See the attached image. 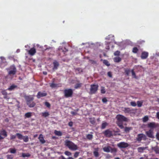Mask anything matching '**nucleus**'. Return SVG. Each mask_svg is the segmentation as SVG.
I'll return each mask as SVG.
<instances>
[{
    "label": "nucleus",
    "instance_id": "f257e3e1",
    "mask_svg": "<svg viewBox=\"0 0 159 159\" xmlns=\"http://www.w3.org/2000/svg\"><path fill=\"white\" fill-rule=\"evenodd\" d=\"M65 144L71 150L75 151L78 149V147L77 145L70 140H66Z\"/></svg>",
    "mask_w": 159,
    "mask_h": 159
},
{
    "label": "nucleus",
    "instance_id": "f03ea898",
    "mask_svg": "<svg viewBox=\"0 0 159 159\" xmlns=\"http://www.w3.org/2000/svg\"><path fill=\"white\" fill-rule=\"evenodd\" d=\"M64 96L66 98L71 97L73 94V90L71 89H65L63 91Z\"/></svg>",
    "mask_w": 159,
    "mask_h": 159
},
{
    "label": "nucleus",
    "instance_id": "7ed1b4c3",
    "mask_svg": "<svg viewBox=\"0 0 159 159\" xmlns=\"http://www.w3.org/2000/svg\"><path fill=\"white\" fill-rule=\"evenodd\" d=\"M98 84H91L90 85V92L91 94L95 93L98 89Z\"/></svg>",
    "mask_w": 159,
    "mask_h": 159
},
{
    "label": "nucleus",
    "instance_id": "20e7f679",
    "mask_svg": "<svg viewBox=\"0 0 159 159\" xmlns=\"http://www.w3.org/2000/svg\"><path fill=\"white\" fill-rule=\"evenodd\" d=\"M146 139V137L145 134H139L137 135L136 140L139 142H140L142 139L145 140Z\"/></svg>",
    "mask_w": 159,
    "mask_h": 159
},
{
    "label": "nucleus",
    "instance_id": "39448f33",
    "mask_svg": "<svg viewBox=\"0 0 159 159\" xmlns=\"http://www.w3.org/2000/svg\"><path fill=\"white\" fill-rule=\"evenodd\" d=\"M103 134L106 137L109 138L111 137L113 135V132L110 129L106 130L103 132Z\"/></svg>",
    "mask_w": 159,
    "mask_h": 159
},
{
    "label": "nucleus",
    "instance_id": "423d86ee",
    "mask_svg": "<svg viewBox=\"0 0 159 159\" xmlns=\"http://www.w3.org/2000/svg\"><path fill=\"white\" fill-rule=\"evenodd\" d=\"M117 146L120 148H125L129 146V144L124 142H121L117 144Z\"/></svg>",
    "mask_w": 159,
    "mask_h": 159
},
{
    "label": "nucleus",
    "instance_id": "0eeeda50",
    "mask_svg": "<svg viewBox=\"0 0 159 159\" xmlns=\"http://www.w3.org/2000/svg\"><path fill=\"white\" fill-rule=\"evenodd\" d=\"M7 136V133L5 130H2L0 131V140L3 139Z\"/></svg>",
    "mask_w": 159,
    "mask_h": 159
},
{
    "label": "nucleus",
    "instance_id": "6e6552de",
    "mask_svg": "<svg viewBox=\"0 0 159 159\" xmlns=\"http://www.w3.org/2000/svg\"><path fill=\"white\" fill-rule=\"evenodd\" d=\"M117 120L120 121H127L128 119L124 116L121 115L117 116Z\"/></svg>",
    "mask_w": 159,
    "mask_h": 159
},
{
    "label": "nucleus",
    "instance_id": "1a4fd4ad",
    "mask_svg": "<svg viewBox=\"0 0 159 159\" xmlns=\"http://www.w3.org/2000/svg\"><path fill=\"white\" fill-rule=\"evenodd\" d=\"M10 69L11 70L8 72V74L13 75H15L16 71V67L14 66H11Z\"/></svg>",
    "mask_w": 159,
    "mask_h": 159
},
{
    "label": "nucleus",
    "instance_id": "9d476101",
    "mask_svg": "<svg viewBox=\"0 0 159 159\" xmlns=\"http://www.w3.org/2000/svg\"><path fill=\"white\" fill-rule=\"evenodd\" d=\"M47 93L45 91L43 92H39L36 96L38 98H40L46 96Z\"/></svg>",
    "mask_w": 159,
    "mask_h": 159
},
{
    "label": "nucleus",
    "instance_id": "9b49d317",
    "mask_svg": "<svg viewBox=\"0 0 159 159\" xmlns=\"http://www.w3.org/2000/svg\"><path fill=\"white\" fill-rule=\"evenodd\" d=\"M153 130L152 129H149L148 131L146 132V134L147 136L149 138H153Z\"/></svg>",
    "mask_w": 159,
    "mask_h": 159
},
{
    "label": "nucleus",
    "instance_id": "f8f14e48",
    "mask_svg": "<svg viewBox=\"0 0 159 159\" xmlns=\"http://www.w3.org/2000/svg\"><path fill=\"white\" fill-rule=\"evenodd\" d=\"M36 50L35 48L33 47L30 49L28 51V53L30 55L33 56L36 53Z\"/></svg>",
    "mask_w": 159,
    "mask_h": 159
},
{
    "label": "nucleus",
    "instance_id": "ddd939ff",
    "mask_svg": "<svg viewBox=\"0 0 159 159\" xmlns=\"http://www.w3.org/2000/svg\"><path fill=\"white\" fill-rule=\"evenodd\" d=\"M123 110L125 113H130L134 111L133 109L129 107H124Z\"/></svg>",
    "mask_w": 159,
    "mask_h": 159
},
{
    "label": "nucleus",
    "instance_id": "4468645a",
    "mask_svg": "<svg viewBox=\"0 0 159 159\" xmlns=\"http://www.w3.org/2000/svg\"><path fill=\"white\" fill-rule=\"evenodd\" d=\"M148 55V52H142L141 56L142 59H144L147 58Z\"/></svg>",
    "mask_w": 159,
    "mask_h": 159
},
{
    "label": "nucleus",
    "instance_id": "2eb2a0df",
    "mask_svg": "<svg viewBox=\"0 0 159 159\" xmlns=\"http://www.w3.org/2000/svg\"><path fill=\"white\" fill-rule=\"evenodd\" d=\"M148 127L151 128H154L157 127L156 123L154 122H150L148 124Z\"/></svg>",
    "mask_w": 159,
    "mask_h": 159
},
{
    "label": "nucleus",
    "instance_id": "dca6fc26",
    "mask_svg": "<svg viewBox=\"0 0 159 159\" xmlns=\"http://www.w3.org/2000/svg\"><path fill=\"white\" fill-rule=\"evenodd\" d=\"M40 142L42 144H43L45 143V140L44 139L43 136L42 134H40L38 138Z\"/></svg>",
    "mask_w": 159,
    "mask_h": 159
},
{
    "label": "nucleus",
    "instance_id": "f3484780",
    "mask_svg": "<svg viewBox=\"0 0 159 159\" xmlns=\"http://www.w3.org/2000/svg\"><path fill=\"white\" fill-rule=\"evenodd\" d=\"M26 103L27 105L30 107H33L35 105V103L33 101H31Z\"/></svg>",
    "mask_w": 159,
    "mask_h": 159
},
{
    "label": "nucleus",
    "instance_id": "a211bd4d",
    "mask_svg": "<svg viewBox=\"0 0 159 159\" xmlns=\"http://www.w3.org/2000/svg\"><path fill=\"white\" fill-rule=\"evenodd\" d=\"M2 90L1 93H2V94L3 95H4V97L3 98H4V99H9V98H8L7 97V92H6V90Z\"/></svg>",
    "mask_w": 159,
    "mask_h": 159
},
{
    "label": "nucleus",
    "instance_id": "6ab92c4d",
    "mask_svg": "<svg viewBox=\"0 0 159 159\" xmlns=\"http://www.w3.org/2000/svg\"><path fill=\"white\" fill-rule=\"evenodd\" d=\"M53 70H56L57 69L58 66H59V64L57 61H55L53 62Z\"/></svg>",
    "mask_w": 159,
    "mask_h": 159
},
{
    "label": "nucleus",
    "instance_id": "aec40b11",
    "mask_svg": "<svg viewBox=\"0 0 159 159\" xmlns=\"http://www.w3.org/2000/svg\"><path fill=\"white\" fill-rule=\"evenodd\" d=\"M152 149L155 152L156 154H159V147L158 146H156L152 147Z\"/></svg>",
    "mask_w": 159,
    "mask_h": 159
},
{
    "label": "nucleus",
    "instance_id": "412c9836",
    "mask_svg": "<svg viewBox=\"0 0 159 159\" xmlns=\"http://www.w3.org/2000/svg\"><path fill=\"white\" fill-rule=\"evenodd\" d=\"M25 99L26 101V102H27L31 101H33L34 98L31 96H28L25 97Z\"/></svg>",
    "mask_w": 159,
    "mask_h": 159
},
{
    "label": "nucleus",
    "instance_id": "4be33fe9",
    "mask_svg": "<svg viewBox=\"0 0 159 159\" xmlns=\"http://www.w3.org/2000/svg\"><path fill=\"white\" fill-rule=\"evenodd\" d=\"M77 82L78 83H76L75 85L74 88L75 89H78L80 88L82 85V84L80 83L79 81H77Z\"/></svg>",
    "mask_w": 159,
    "mask_h": 159
},
{
    "label": "nucleus",
    "instance_id": "5701e85b",
    "mask_svg": "<svg viewBox=\"0 0 159 159\" xmlns=\"http://www.w3.org/2000/svg\"><path fill=\"white\" fill-rule=\"evenodd\" d=\"M117 125L121 129H123L124 128V126L123 125V122L120 121L119 120H118L117 121Z\"/></svg>",
    "mask_w": 159,
    "mask_h": 159
},
{
    "label": "nucleus",
    "instance_id": "b1692460",
    "mask_svg": "<svg viewBox=\"0 0 159 159\" xmlns=\"http://www.w3.org/2000/svg\"><path fill=\"white\" fill-rule=\"evenodd\" d=\"M17 87V86L12 84L8 88L7 90L11 91L14 90L15 88Z\"/></svg>",
    "mask_w": 159,
    "mask_h": 159
},
{
    "label": "nucleus",
    "instance_id": "393cba45",
    "mask_svg": "<svg viewBox=\"0 0 159 159\" xmlns=\"http://www.w3.org/2000/svg\"><path fill=\"white\" fill-rule=\"evenodd\" d=\"M111 147L110 146H108L107 147H105L103 148V150L105 152H110Z\"/></svg>",
    "mask_w": 159,
    "mask_h": 159
},
{
    "label": "nucleus",
    "instance_id": "a878e982",
    "mask_svg": "<svg viewBox=\"0 0 159 159\" xmlns=\"http://www.w3.org/2000/svg\"><path fill=\"white\" fill-rule=\"evenodd\" d=\"M50 87L52 88H55L57 87H59V84H55L53 83H52L50 84Z\"/></svg>",
    "mask_w": 159,
    "mask_h": 159
},
{
    "label": "nucleus",
    "instance_id": "bb28decb",
    "mask_svg": "<svg viewBox=\"0 0 159 159\" xmlns=\"http://www.w3.org/2000/svg\"><path fill=\"white\" fill-rule=\"evenodd\" d=\"M54 133L56 135L58 136H61L62 135V132L60 131L55 130Z\"/></svg>",
    "mask_w": 159,
    "mask_h": 159
},
{
    "label": "nucleus",
    "instance_id": "cd10ccee",
    "mask_svg": "<svg viewBox=\"0 0 159 159\" xmlns=\"http://www.w3.org/2000/svg\"><path fill=\"white\" fill-rule=\"evenodd\" d=\"M114 62H119L121 60V59L119 57H115L113 59Z\"/></svg>",
    "mask_w": 159,
    "mask_h": 159
},
{
    "label": "nucleus",
    "instance_id": "c85d7f7f",
    "mask_svg": "<svg viewBox=\"0 0 159 159\" xmlns=\"http://www.w3.org/2000/svg\"><path fill=\"white\" fill-rule=\"evenodd\" d=\"M58 50L60 52H63L65 53L68 51V49H66L65 48H61L60 47L59 48Z\"/></svg>",
    "mask_w": 159,
    "mask_h": 159
},
{
    "label": "nucleus",
    "instance_id": "c756f323",
    "mask_svg": "<svg viewBox=\"0 0 159 159\" xmlns=\"http://www.w3.org/2000/svg\"><path fill=\"white\" fill-rule=\"evenodd\" d=\"M132 128L131 127H125V131L127 133L129 132L130 130H132Z\"/></svg>",
    "mask_w": 159,
    "mask_h": 159
},
{
    "label": "nucleus",
    "instance_id": "7c9ffc66",
    "mask_svg": "<svg viewBox=\"0 0 159 159\" xmlns=\"http://www.w3.org/2000/svg\"><path fill=\"white\" fill-rule=\"evenodd\" d=\"M75 71L76 74H80L83 72L82 70L80 68H78L75 69Z\"/></svg>",
    "mask_w": 159,
    "mask_h": 159
},
{
    "label": "nucleus",
    "instance_id": "2f4dec72",
    "mask_svg": "<svg viewBox=\"0 0 159 159\" xmlns=\"http://www.w3.org/2000/svg\"><path fill=\"white\" fill-rule=\"evenodd\" d=\"M32 113L31 112H28L26 113L25 115V118H29L32 116Z\"/></svg>",
    "mask_w": 159,
    "mask_h": 159
},
{
    "label": "nucleus",
    "instance_id": "473e14b6",
    "mask_svg": "<svg viewBox=\"0 0 159 159\" xmlns=\"http://www.w3.org/2000/svg\"><path fill=\"white\" fill-rule=\"evenodd\" d=\"M146 148L145 147H139L138 148V150L139 152H142Z\"/></svg>",
    "mask_w": 159,
    "mask_h": 159
},
{
    "label": "nucleus",
    "instance_id": "72a5a7b5",
    "mask_svg": "<svg viewBox=\"0 0 159 159\" xmlns=\"http://www.w3.org/2000/svg\"><path fill=\"white\" fill-rule=\"evenodd\" d=\"M30 156V154L29 153H22V157H29Z\"/></svg>",
    "mask_w": 159,
    "mask_h": 159
},
{
    "label": "nucleus",
    "instance_id": "f704fd0d",
    "mask_svg": "<svg viewBox=\"0 0 159 159\" xmlns=\"http://www.w3.org/2000/svg\"><path fill=\"white\" fill-rule=\"evenodd\" d=\"M107 125L108 124L107 122H105L103 123L102 124L101 127V129H104Z\"/></svg>",
    "mask_w": 159,
    "mask_h": 159
},
{
    "label": "nucleus",
    "instance_id": "c9c22d12",
    "mask_svg": "<svg viewBox=\"0 0 159 159\" xmlns=\"http://www.w3.org/2000/svg\"><path fill=\"white\" fill-rule=\"evenodd\" d=\"M9 151L11 153H15L16 152V149L15 148H10Z\"/></svg>",
    "mask_w": 159,
    "mask_h": 159
},
{
    "label": "nucleus",
    "instance_id": "e433bc0d",
    "mask_svg": "<svg viewBox=\"0 0 159 159\" xmlns=\"http://www.w3.org/2000/svg\"><path fill=\"white\" fill-rule=\"evenodd\" d=\"M42 116L45 117L48 116L49 115V113L48 112H42Z\"/></svg>",
    "mask_w": 159,
    "mask_h": 159
},
{
    "label": "nucleus",
    "instance_id": "4c0bfd02",
    "mask_svg": "<svg viewBox=\"0 0 159 159\" xmlns=\"http://www.w3.org/2000/svg\"><path fill=\"white\" fill-rule=\"evenodd\" d=\"M110 152L111 153H116L117 152V149L116 148H111V147Z\"/></svg>",
    "mask_w": 159,
    "mask_h": 159
},
{
    "label": "nucleus",
    "instance_id": "58836bf2",
    "mask_svg": "<svg viewBox=\"0 0 159 159\" xmlns=\"http://www.w3.org/2000/svg\"><path fill=\"white\" fill-rule=\"evenodd\" d=\"M93 155L96 157H98L99 156V154L98 152V150L97 149L96 150L93 152Z\"/></svg>",
    "mask_w": 159,
    "mask_h": 159
},
{
    "label": "nucleus",
    "instance_id": "ea45409f",
    "mask_svg": "<svg viewBox=\"0 0 159 159\" xmlns=\"http://www.w3.org/2000/svg\"><path fill=\"white\" fill-rule=\"evenodd\" d=\"M130 71V70L129 69H125V75L127 76H128L129 75Z\"/></svg>",
    "mask_w": 159,
    "mask_h": 159
},
{
    "label": "nucleus",
    "instance_id": "a19ab883",
    "mask_svg": "<svg viewBox=\"0 0 159 159\" xmlns=\"http://www.w3.org/2000/svg\"><path fill=\"white\" fill-rule=\"evenodd\" d=\"M16 135L17 136L18 139H22L23 137L22 135L20 133H16Z\"/></svg>",
    "mask_w": 159,
    "mask_h": 159
},
{
    "label": "nucleus",
    "instance_id": "79ce46f5",
    "mask_svg": "<svg viewBox=\"0 0 159 159\" xmlns=\"http://www.w3.org/2000/svg\"><path fill=\"white\" fill-rule=\"evenodd\" d=\"M23 141L25 142H27L29 141V138L28 136H23L22 138Z\"/></svg>",
    "mask_w": 159,
    "mask_h": 159
},
{
    "label": "nucleus",
    "instance_id": "37998d69",
    "mask_svg": "<svg viewBox=\"0 0 159 159\" xmlns=\"http://www.w3.org/2000/svg\"><path fill=\"white\" fill-rule=\"evenodd\" d=\"M86 138L89 140H91L93 138V136L91 134H88L86 136Z\"/></svg>",
    "mask_w": 159,
    "mask_h": 159
},
{
    "label": "nucleus",
    "instance_id": "c03bdc74",
    "mask_svg": "<svg viewBox=\"0 0 159 159\" xmlns=\"http://www.w3.org/2000/svg\"><path fill=\"white\" fill-rule=\"evenodd\" d=\"M138 50H138V48L137 47H135L133 48V50H132V52L134 53H136L137 52Z\"/></svg>",
    "mask_w": 159,
    "mask_h": 159
},
{
    "label": "nucleus",
    "instance_id": "a18cd8bd",
    "mask_svg": "<svg viewBox=\"0 0 159 159\" xmlns=\"http://www.w3.org/2000/svg\"><path fill=\"white\" fill-rule=\"evenodd\" d=\"M148 120V117L147 116H145L143 119V121L144 122H146Z\"/></svg>",
    "mask_w": 159,
    "mask_h": 159
},
{
    "label": "nucleus",
    "instance_id": "49530a36",
    "mask_svg": "<svg viewBox=\"0 0 159 159\" xmlns=\"http://www.w3.org/2000/svg\"><path fill=\"white\" fill-rule=\"evenodd\" d=\"M103 63L105 65L107 66H109L110 65V64L109 63V62L107 60H104L103 61Z\"/></svg>",
    "mask_w": 159,
    "mask_h": 159
},
{
    "label": "nucleus",
    "instance_id": "de8ad7c7",
    "mask_svg": "<svg viewBox=\"0 0 159 159\" xmlns=\"http://www.w3.org/2000/svg\"><path fill=\"white\" fill-rule=\"evenodd\" d=\"M142 104L143 102H141L139 101H138L137 102V106L139 107H141L142 105Z\"/></svg>",
    "mask_w": 159,
    "mask_h": 159
},
{
    "label": "nucleus",
    "instance_id": "09e8293b",
    "mask_svg": "<svg viewBox=\"0 0 159 159\" xmlns=\"http://www.w3.org/2000/svg\"><path fill=\"white\" fill-rule=\"evenodd\" d=\"M65 154L68 156H70L71 155V153L68 151H66L64 152Z\"/></svg>",
    "mask_w": 159,
    "mask_h": 159
},
{
    "label": "nucleus",
    "instance_id": "8fccbe9b",
    "mask_svg": "<svg viewBox=\"0 0 159 159\" xmlns=\"http://www.w3.org/2000/svg\"><path fill=\"white\" fill-rule=\"evenodd\" d=\"M120 52L119 51H117L114 53V55L115 56H119L120 54Z\"/></svg>",
    "mask_w": 159,
    "mask_h": 159
},
{
    "label": "nucleus",
    "instance_id": "3c124183",
    "mask_svg": "<svg viewBox=\"0 0 159 159\" xmlns=\"http://www.w3.org/2000/svg\"><path fill=\"white\" fill-rule=\"evenodd\" d=\"M80 152H76L74 154V157L75 158H77L79 155Z\"/></svg>",
    "mask_w": 159,
    "mask_h": 159
},
{
    "label": "nucleus",
    "instance_id": "603ef678",
    "mask_svg": "<svg viewBox=\"0 0 159 159\" xmlns=\"http://www.w3.org/2000/svg\"><path fill=\"white\" fill-rule=\"evenodd\" d=\"M131 73H132V75L133 76L134 78H136V74H135V72H134V70L133 69H132L131 70Z\"/></svg>",
    "mask_w": 159,
    "mask_h": 159
},
{
    "label": "nucleus",
    "instance_id": "864d4df0",
    "mask_svg": "<svg viewBox=\"0 0 159 159\" xmlns=\"http://www.w3.org/2000/svg\"><path fill=\"white\" fill-rule=\"evenodd\" d=\"M7 159H12L13 157L12 155H8L6 156Z\"/></svg>",
    "mask_w": 159,
    "mask_h": 159
},
{
    "label": "nucleus",
    "instance_id": "5fc2aeb1",
    "mask_svg": "<svg viewBox=\"0 0 159 159\" xmlns=\"http://www.w3.org/2000/svg\"><path fill=\"white\" fill-rule=\"evenodd\" d=\"M101 92L102 93H105L106 92L105 89L104 87H102L101 90Z\"/></svg>",
    "mask_w": 159,
    "mask_h": 159
},
{
    "label": "nucleus",
    "instance_id": "6e6d98bb",
    "mask_svg": "<svg viewBox=\"0 0 159 159\" xmlns=\"http://www.w3.org/2000/svg\"><path fill=\"white\" fill-rule=\"evenodd\" d=\"M130 105L133 107H135L136 106V103L135 102L132 101L130 102Z\"/></svg>",
    "mask_w": 159,
    "mask_h": 159
},
{
    "label": "nucleus",
    "instance_id": "4d7b16f0",
    "mask_svg": "<svg viewBox=\"0 0 159 159\" xmlns=\"http://www.w3.org/2000/svg\"><path fill=\"white\" fill-rule=\"evenodd\" d=\"M45 106L48 107H50L51 105L48 102H45Z\"/></svg>",
    "mask_w": 159,
    "mask_h": 159
},
{
    "label": "nucleus",
    "instance_id": "13d9d810",
    "mask_svg": "<svg viewBox=\"0 0 159 159\" xmlns=\"http://www.w3.org/2000/svg\"><path fill=\"white\" fill-rule=\"evenodd\" d=\"M0 58L2 61V62H4V61L5 62V64L6 63V59L5 58L2 57H0Z\"/></svg>",
    "mask_w": 159,
    "mask_h": 159
},
{
    "label": "nucleus",
    "instance_id": "bf43d9fd",
    "mask_svg": "<svg viewBox=\"0 0 159 159\" xmlns=\"http://www.w3.org/2000/svg\"><path fill=\"white\" fill-rule=\"evenodd\" d=\"M102 101L103 103H106L107 101V100L106 98H104L102 99Z\"/></svg>",
    "mask_w": 159,
    "mask_h": 159
},
{
    "label": "nucleus",
    "instance_id": "052dcab7",
    "mask_svg": "<svg viewBox=\"0 0 159 159\" xmlns=\"http://www.w3.org/2000/svg\"><path fill=\"white\" fill-rule=\"evenodd\" d=\"M16 135H12L10 137V139H13L16 138Z\"/></svg>",
    "mask_w": 159,
    "mask_h": 159
},
{
    "label": "nucleus",
    "instance_id": "680f3d73",
    "mask_svg": "<svg viewBox=\"0 0 159 159\" xmlns=\"http://www.w3.org/2000/svg\"><path fill=\"white\" fill-rule=\"evenodd\" d=\"M61 159H74V158L71 157H69L68 158H65L64 156H61Z\"/></svg>",
    "mask_w": 159,
    "mask_h": 159
},
{
    "label": "nucleus",
    "instance_id": "e2e57ef3",
    "mask_svg": "<svg viewBox=\"0 0 159 159\" xmlns=\"http://www.w3.org/2000/svg\"><path fill=\"white\" fill-rule=\"evenodd\" d=\"M107 75L109 77H112V75L111 74V73L110 71L108 72L107 73Z\"/></svg>",
    "mask_w": 159,
    "mask_h": 159
},
{
    "label": "nucleus",
    "instance_id": "0e129e2a",
    "mask_svg": "<svg viewBox=\"0 0 159 159\" xmlns=\"http://www.w3.org/2000/svg\"><path fill=\"white\" fill-rule=\"evenodd\" d=\"M71 114L73 115H76L77 114V113L76 112L71 111Z\"/></svg>",
    "mask_w": 159,
    "mask_h": 159
},
{
    "label": "nucleus",
    "instance_id": "69168bd1",
    "mask_svg": "<svg viewBox=\"0 0 159 159\" xmlns=\"http://www.w3.org/2000/svg\"><path fill=\"white\" fill-rule=\"evenodd\" d=\"M73 125V123L72 121H70L68 123V125L70 127H72Z\"/></svg>",
    "mask_w": 159,
    "mask_h": 159
},
{
    "label": "nucleus",
    "instance_id": "338daca9",
    "mask_svg": "<svg viewBox=\"0 0 159 159\" xmlns=\"http://www.w3.org/2000/svg\"><path fill=\"white\" fill-rule=\"evenodd\" d=\"M156 138L158 140H159V132H157L156 135Z\"/></svg>",
    "mask_w": 159,
    "mask_h": 159
},
{
    "label": "nucleus",
    "instance_id": "774afa93",
    "mask_svg": "<svg viewBox=\"0 0 159 159\" xmlns=\"http://www.w3.org/2000/svg\"><path fill=\"white\" fill-rule=\"evenodd\" d=\"M157 117L159 119V112L157 113Z\"/></svg>",
    "mask_w": 159,
    "mask_h": 159
}]
</instances>
